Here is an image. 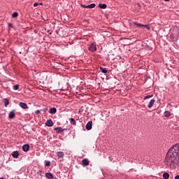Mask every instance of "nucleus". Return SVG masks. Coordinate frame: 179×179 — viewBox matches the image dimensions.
I'll return each instance as SVG.
<instances>
[{"label": "nucleus", "instance_id": "1", "mask_svg": "<svg viewBox=\"0 0 179 179\" xmlns=\"http://www.w3.org/2000/svg\"><path fill=\"white\" fill-rule=\"evenodd\" d=\"M179 160V143L175 144L166 153L165 162L167 166H171L172 164H178Z\"/></svg>", "mask_w": 179, "mask_h": 179}, {"label": "nucleus", "instance_id": "2", "mask_svg": "<svg viewBox=\"0 0 179 179\" xmlns=\"http://www.w3.org/2000/svg\"><path fill=\"white\" fill-rule=\"evenodd\" d=\"M90 51L91 52H95V51H97V48L96 47V44L92 43L89 48Z\"/></svg>", "mask_w": 179, "mask_h": 179}, {"label": "nucleus", "instance_id": "3", "mask_svg": "<svg viewBox=\"0 0 179 179\" xmlns=\"http://www.w3.org/2000/svg\"><path fill=\"white\" fill-rule=\"evenodd\" d=\"M155 102H156V100H155V99H151L148 105V108H152L155 105Z\"/></svg>", "mask_w": 179, "mask_h": 179}, {"label": "nucleus", "instance_id": "4", "mask_svg": "<svg viewBox=\"0 0 179 179\" xmlns=\"http://www.w3.org/2000/svg\"><path fill=\"white\" fill-rule=\"evenodd\" d=\"M92 124H93V122H92V121H89V122L87 123L86 127H85L87 131H90V129H92Z\"/></svg>", "mask_w": 179, "mask_h": 179}, {"label": "nucleus", "instance_id": "5", "mask_svg": "<svg viewBox=\"0 0 179 179\" xmlns=\"http://www.w3.org/2000/svg\"><path fill=\"white\" fill-rule=\"evenodd\" d=\"M45 124L46 127H52V125H54V122H52V120L50 119L46 121Z\"/></svg>", "mask_w": 179, "mask_h": 179}, {"label": "nucleus", "instance_id": "6", "mask_svg": "<svg viewBox=\"0 0 179 179\" xmlns=\"http://www.w3.org/2000/svg\"><path fill=\"white\" fill-rule=\"evenodd\" d=\"M55 129L57 134H61V132H64V131H66V129H63L62 127H57Z\"/></svg>", "mask_w": 179, "mask_h": 179}, {"label": "nucleus", "instance_id": "7", "mask_svg": "<svg viewBox=\"0 0 179 179\" xmlns=\"http://www.w3.org/2000/svg\"><path fill=\"white\" fill-rule=\"evenodd\" d=\"M29 149H30V145H29V144H24L22 146L23 152H29Z\"/></svg>", "mask_w": 179, "mask_h": 179}, {"label": "nucleus", "instance_id": "8", "mask_svg": "<svg viewBox=\"0 0 179 179\" xmlns=\"http://www.w3.org/2000/svg\"><path fill=\"white\" fill-rule=\"evenodd\" d=\"M45 177L48 179H54V174L52 173L48 172L45 173Z\"/></svg>", "mask_w": 179, "mask_h": 179}, {"label": "nucleus", "instance_id": "9", "mask_svg": "<svg viewBox=\"0 0 179 179\" xmlns=\"http://www.w3.org/2000/svg\"><path fill=\"white\" fill-rule=\"evenodd\" d=\"M8 118H10V120L15 118V110L10 112L8 115Z\"/></svg>", "mask_w": 179, "mask_h": 179}, {"label": "nucleus", "instance_id": "10", "mask_svg": "<svg viewBox=\"0 0 179 179\" xmlns=\"http://www.w3.org/2000/svg\"><path fill=\"white\" fill-rule=\"evenodd\" d=\"M19 106H20V107H21L24 110H26V108H27V104L26 103L20 102L19 103Z\"/></svg>", "mask_w": 179, "mask_h": 179}, {"label": "nucleus", "instance_id": "11", "mask_svg": "<svg viewBox=\"0 0 179 179\" xmlns=\"http://www.w3.org/2000/svg\"><path fill=\"white\" fill-rule=\"evenodd\" d=\"M12 156L14 159H17V157H19V152L18 151H14L12 154Z\"/></svg>", "mask_w": 179, "mask_h": 179}, {"label": "nucleus", "instance_id": "12", "mask_svg": "<svg viewBox=\"0 0 179 179\" xmlns=\"http://www.w3.org/2000/svg\"><path fill=\"white\" fill-rule=\"evenodd\" d=\"M93 8H96V3H92L88 6H87L86 8L87 9H93Z\"/></svg>", "mask_w": 179, "mask_h": 179}, {"label": "nucleus", "instance_id": "13", "mask_svg": "<svg viewBox=\"0 0 179 179\" xmlns=\"http://www.w3.org/2000/svg\"><path fill=\"white\" fill-rule=\"evenodd\" d=\"M50 114H55L57 113V108H51L49 110Z\"/></svg>", "mask_w": 179, "mask_h": 179}, {"label": "nucleus", "instance_id": "14", "mask_svg": "<svg viewBox=\"0 0 179 179\" xmlns=\"http://www.w3.org/2000/svg\"><path fill=\"white\" fill-rule=\"evenodd\" d=\"M99 8L101 9H106L107 8V4L106 3H99Z\"/></svg>", "mask_w": 179, "mask_h": 179}, {"label": "nucleus", "instance_id": "15", "mask_svg": "<svg viewBox=\"0 0 179 179\" xmlns=\"http://www.w3.org/2000/svg\"><path fill=\"white\" fill-rule=\"evenodd\" d=\"M133 24H134V26H136V27H143V26H145V24H139L136 22H133Z\"/></svg>", "mask_w": 179, "mask_h": 179}, {"label": "nucleus", "instance_id": "16", "mask_svg": "<svg viewBox=\"0 0 179 179\" xmlns=\"http://www.w3.org/2000/svg\"><path fill=\"white\" fill-rule=\"evenodd\" d=\"M57 155L59 159H61V157H64V152H57Z\"/></svg>", "mask_w": 179, "mask_h": 179}, {"label": "nucleus", "instance_id": "17", "mask_svg": "<svg viewBox=\"0 0 179 179\" xmlns=\"http://www.w3.org/2000/svg\"><path fill=\"white\" fill-rule=\"evenodd\" d=\"M82 163L83 166H89V160L87 159H83Z\"/></svg>", "mask_w": 179, "mask_h": 179}, {"label": "nucleus", "instance_id": "18", "mask_svg": "<svg viewBox=\"0 0 179 179\" xmlns=\"http://www.w3.org/2000/svg\"><path fill=\"white\" fill-rule=\"evenodd\" d=\"M100 69L102 73H108V71L107 70V69L100 66Z\"/></svg>", "mask_w": 179, "mask_h": 179}, {"label": "nucleus", "instance_id": "19", "mask_svg": "<svg viewBox=\"0 0 179 179\" xmlns=\"http://www.w3.org/2000/svg\"><path fill=\"white\" fill-rule=\"evenodd\" d=\"M163 178L164 179H169L170 178V174H169L167 172H165L163 173Z\"/></svg>", "mask_w": 179, "mask_h": 179}, {"label": "nucleus", "instance_id": "20", "mask_svg": "<svg viewBox=\"0 0 179 179\" xmlns=\"http://www.w3.org/2000/svg\"><path fill=\"white\" fill-rule=\"evenodd\" d=\"M3 101H4V107H8V106H9V99L6 98L4 99Z\"/></svg>", "mask_w": 179, "mask_h": 179}, {"label": "nucleus", "instance_id": "21", "mask_svg": "<svg viewBox=\"0 0 179 179\" xmlns=\"http://www.w3.org/2000/svg\"><path fill=\"white\" fill-rule=\"evenodd\" d=\"M164 117H166V118H169V117H170L171 115V113H170L169 111L166 110L164 113Z\"/></svg>", "mask_w": 179, "mask_h": 179}, {"label": "nucleus", "instance_id": "22", "mask_svg": "<svg viewBox=\"0 0 179 179\" xmlns=\"http://www.w3.org/2000/svg\"><path fill=\"white\" fill-rule=\"evenodd\" d=\"M70 123L71 124V125H76V120L73 118H71Z\"/></svg>", "mask_w": 179, "mask_h": 179}, {"label": "nucleus", "instance_id": "23", "mask_svg": "<svg viewBox=\"0 0 179 179\" xmlns=\"http://www.w3.org/2000/svg\"><path fill=\"white\" fill-rule=\"evenodd\" d=\"M45 166L46 167H50V166H51V162H50V161H45Z\"/></svg>", "mask_w": 179, "mask_h": 179}, {"label": "nucleus", "instance_id": "24", "mask_svg": "<svg viewBox=\"0 0 179 179\" xmlns=\"http://www.w3.org/2000/svg\"><path fill=\"white\" fill-rule=\"evenodd\" d=\"M17 16H19V13H17V12H14V13L12 14V17H17Z\"/></svg>", "mask_w": 179, "mask_h": 179}, {"label": "nucleus", "instance_id": "25", "mask_svg": "<svg viewBox=\"0 0 179 179\" xmlns=\"http://www.w3.org/2000/svg\"><path fill=\"white\" fill-rule=\"evenodd\" d=\"M13 90H17L19 89V85H15L13 87Z\"/></svg>", "mask_w": 179, "mask_h": 179}, {"label": "nucleus", "instance_id": "26", "mask_svg": "<svg viewBox=\"0 0 179 179\" xmlns=\"http://www.w3.org/2000/svg\"><path fill=\"white\" fill-rule=\"evenodd\" d=\"M150 97H153V95H146L144 97V100H146L147 99H150Z\"/></svg>", "mask_w": 179, "mask_h": 179}, {"label": "nucleus", "instance_id": "27", "mask_svg": "<svg viewBox=\"0 0 179 179\" xmlns=\"http://www.w3.org/2000/svg\"><path fill=\"white\" fill-rule=\"evenodd\" d=\"M143 27H145L147 30H149L150 29V25L149 24H144Z\"/></svg>", "mask_w": 179, "mask_h": 179}, {"label": "nucleus", "instance_id": "28", "mask_svg": "<svg viewBox=\"0 0 179 179\" xmlns=\"http://www.w3.org/2000/svg\"><path fill=\"white\" fill-rule=\"evenodd\" d=\"M145 50H148L149 51H152V47H150V46H149V45H147V46L145 47Z\"/></svg>", "mask_w": 179, "mask_h": 179}, {"label": "nucleus", "instance_id": "29", "mask_svg": "<svg viewBox=\"0 0 179 179\" xmlns=\"http://www.w3.org/2000/svg\"><path fill=\"white\" fill-rule=\"evenodd\" d=\"M8 28L9 29H13V25L10 23H8Z\"/></svg>", "mask_w": 179, "mask_h": 179}, {"label": "nucleus", "instance_id": "30", "mask_svg": "<svg viewBox=\"0 0 179 179\" xmlns=\"http://www.w3.org/2000/svg\"><path fill=\"white\" fill-rule=\"evenodd\" d=\"M41 113V111L40 110H37L35 113L36 114V115H38V114H40Z\"/></svg>", "mask_w": 179, "mask_h": 179}, {"label": "nucleus", "instance_id": "31", "mask_svg": "<svg viewBox=\"0 0 179 179\" xmlns=\"http://www.w3.org/2000/svg\"><path fill=\"white\" fill-rule=\"evenodd\" d=\"M42 111H43V113H47V111H48V108H45L42 110Z\"/></svg>", "mask_w": 179, "mask_h": 179}, {"label": "nucleus", "instance_id": "32", "mask_svg": "<svg viewBox=\"0 0 179 179\" xmlns=\"http://www.w3.org/2000/svg\"><path fill=\"white\" fill-rule=\"evenodd\" d=\"M34 7L38 6V3H34Z\"/></svg>", "mask_w": 179, "mask_h": 179}, {"label": "nucleus", "instance_id": "33", "mask_svg": "<svg viewBox=\"0 0 179 179\" xmlns=\"http://www.w3.org/2000/svg\"><path fill=\"white\" fill-rule=\"evenodd\" d=\"M87 6H86V5L81 4V8H86Z\"/></svg>", "mask_w": 179, "mask_h": 179}, {"label": "nucleus", "instance_id": "34", "mask_svg": "<svg viewBox=\"0 0 179 179\" xmlns=\"http://www.w3.org/2000/svg\"><path fill=\"white\" fill-rule=\"evenodd\" d=\"M175 179H179V175H177V176L175 177Z\"/></svg>", "mask_w": 179, "mask_h": 179}, {"label": "nucleus", "instance_id": "35", "mask_svg": "<svg viewBox=\"0 0 179 179\" xmlns=\"http://www.w3.org/2000/svg\"><path fill=\"white\" fill-rule=\"evenodd\" d=\"M166 2H170V0H164Z\"/></svg>", "mask_w": 179, "mask_h": 179}, {"label": "nucleus", "instance_id": "36", "mask_svg": "<svg viewBox=\"0 0 179 179\" xmlns=\"http://www.w3.org/2000/svg\"><path fill=\"white\" fill-rule=\"evenodd\" d=\"M38 5L43 6V3H39Z\"/></svg>", "mask_w": 179, "mask_h": 179}, {"label": "nucleus", "instance_id": "37", "mask_svg": "<svg viewBox=\"0 0 179 179\" xmlns=\"http://www.w3.org/2000/svg\"><path fill=\"white\" fill-rule=\"evenodd\" d=\"M0 179H5V178L2 177V178H0Z\"/></svg>", "mask_w": 179, "mask_h": 179}, {"label": "nucleus", "instance_id": "38", "mask_svg": "<svg viewBox=\"0 0 179 179\" xmlns=\"http://www.w3.org/2000/svg\"><path fill=\"white\" fill-rule=\"evenodd\" d=\"M20 54H22V52H20Z\"/></svg>", "mask_w": 179, "mask_h": 179}]
</instances>
